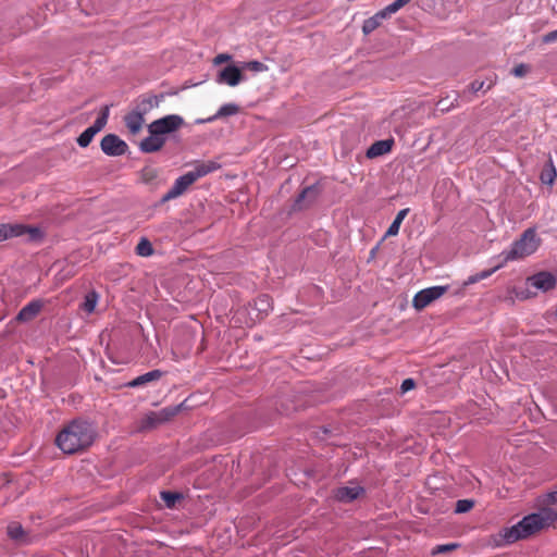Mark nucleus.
<instances>
[{
    "mask_svg": "<svg viewBox=\"0 0 557 557\" xmlns=\"http://www.w3.org/2000/svg\"><path fill=\"white\" fill-rule=\"evenodd\" d=\"M124 122L128 131L135 135L140 132L144 125V114L138 111H132L125 115Z\"/></svg>",
    "mask_w": 557,
    "mask_h": 557,
    "instance_id": "17",
    "label": "nucleus"
},
{
    "mask_svg": "<svg viewBox=\"0 0 557 557\" xmlns=\"http://www.w3.org/2000/svg\"><path fill=\"white\" fill-rule=\"evenodd\" d=\"M162 374L163 373L160 370H152V371H149L145 374H141V375L135 377L127 385L129 387H137V386L144 385L146 383L159 380L162 376Z\"/></svg>",
    "mask_w": 557,
    "mask_h": 557,
    "instance_id": "22",
    "label": "nucleus"
},
{
    "mask_svg": "<svg viewBox=\"0 0 557 557\" xmlns=\"http://www.w3.org/2000/svg\"><path fill=\"white\" fill-rule=\"evenodd\" d=\"M363 493V488L360 487V486H344V487H339L337 488L336 493H335V497L341 500V502H352L355 500L356 498H358V496L360 494Z\"/></svg>",
    "mask_w": 557,
    "mask_h": 557,
    "instance_id": "19",
    "label": "nucleus"
},
{
    "mask_svg": "<svg viewBox=\"0 0 557 557\" xmlns=\"http://www.w3.org/2000/svg\"><path fill=\"white\" fill-rule=\"evenodd\" d=\"M183 125L184 119L181 115L170 114L152 121L148 128H152L154 134L165 137L168 134L180 129Z\"/></svg>",
    "mask_w": 557,
    "mask_h": 557,
    "instance_id": "7",
    "label": "nucleus"
},
{
    "mask_svg": "<svg viewBox=\"0 0 557 557\" xmlns=\"http://www.w3.org/2000/svg\"><path fill=\"white\" fill-rule=\"evenodd\" d=\"M505 264L503 263V261H500L497 265H495L493 269L491 270H484L480 273H476L478 275V280L481 281V280H485L487 278L488 276H491L494 272H496L497 270H499L500 268H503Z\"/></svg>",
    "mask_w": 557,
    "mask_h": 557,
    "instance_id": "36",
    "label": "nucleus"
},
{
    "mask_svg": "<svg viewBox=\"0 0 557 557\" xmlns=\"http://www.w3.org/2000/svg\"><path fill=\"white\" fill-rule=\"evenodd\" d=\"M243 79L240 70L236 65H227L222 69L215 78L218 84H225L231 87L237 86Z\"/></svg>",
    "mask_w": 557,
    "mask_h": 557,
    "instance_id": "10",
    "label": "nucleus"
},
{
    "mask_svg": "<svg viewBox=\"0 0 557 557\" xmlns=\"http://www.w3.org/2000/svg\"><path fill=\"white\" fill-rule=\"evenodd\" d=\"M459 546H460V544H458V543H448V544L436 545L432 549V555L448 553V552L457 549Z\"/></svg>",
    "mask_w": 557,
    "mask_h": 557,
    "instance_id": "32",
    "label": "nucleus"
},
{
    "mask_svg": "<svg viewBox=\"0 0 557 557\" xmlns=\"http://www.w3.org/2000/svg\"><path fill=\"white\" fill-rule=\"evenodd\" d=\"M159 174V169L152 165H146L138 172L140 183L150 186L158 185Z\"/></svg>",
    "mask_w": 557,
    "mask_h": 557,
    "instance_id": "18",
    "label": "nucleus"
},
{
    "mask_svg": "<svg viewBox=\"0 0 557 557\" xmlns=\"http://www.w3.org/2000/svg\"><path fill=\"white\" fill-rule=\"evenodd\" d=\"M160 496L168 508H173L175 506L176 502H178L183 497L182 494H180V493L168 492V491L161 492Z\"/></svg>",
    "mask_w": 557,
    "mask_h": 557,
    "instance_id": "27",
    "label": "nucleus"
},
{
    "mask_svg": "<svg viewBox=\"0 0 557 557\" xmlns=\"http://www.w3.org/2000/svg\"><path fill=\"white\" fill-rule=\"evenodd\" d=\"M256 305L259 311L268 312L271 309V302L268 295H261L257 298Z\"/></svg>",
    "mask_w": 557,
    "mask_h": 557,
    "instance_id": "33",
    "label": "nucleus"
},
{
    "mask_svg": "<svg viewBox=\"0 0 557 557\" xmlns=\"http://www.w3.org/2000/svg\"><path fill=\"white\" fill-rule=\"evenodd\" d=\"M98 300H99V295L97 292L95 290H91L89 292L86 296H85V299L82 304V309L87 313V314H91L96 307H97V304H98Z\"/></svg>",
    "mask_w": 557,
    "mask_h": 557,
    "instance_id": "24",
    "label": "nucleus"
},
{
    "mask_svg": "<svg viewBox=\"0 0 557 557\" xmlns=\"http://www.w3.org/2000/svg\"><path fill=\"white\" fill-rule=\"evenodd\" d=\"M178 412V408H163L160 411H157V416L159 421L162 423L170 421L176 413Z\"/></svg>",
    "mask_w": 557,
    "mask_h": 557,
    "instance_id": "28",
    "label": "nucleus"
},
{
    "mask_svg": "<svg viewBox=\"0 0 557 557\" xmlns=\"http://www.w3.org/2000/svg\"><path fill=\"white\" fill-rule=\"evenodd\" d=\"M29 234L30 238L37 239L41 237V231L38 227L26 226L21 223H1L0 224V243Z\"/></svg>",
    "mask_w": 557,
    "mask_h": 557,
    "instance_id": "5",
    "label": "nucleus"
},
{
    "mask_svg": "<svg viewBox=\"0 0 557 557\" xmlns=\"http://www.w3.org/2000/svg\"><path fill=\"white\" fill-rule=\"evenodd\" d=\"M437 106L440 107L441 111H448L451 107H455L454 103L447 106V103H445V100H440Z\"/></svg>",
    "mask_w": 557,
    "mask_h": 557,
    "instance_id": "44",
    "label": "nucleus"
},
{
    "mask_svg": "<svg viewBox=\"0 0 557 557\" xmlns=\"http://www.w3.org/2000/svg\"><path fill=\"white\" fill-rule=\"evenodd\" d=\"M231 59V55L228 54H218L215 58H214V63L215 64H220V63H223L225 61H228Z\"/></svg>",
    "mask_w": 557,
    "mask_h": 557,
    "instance_id": "43",
    "label": "nucleus"
},
{
    "mask_svg": "<svg viewBox=\"0 0 557 557\" xmlns=\"http://www.w3.org/2000/svg\"><path fill=\"white\" fill-rule=\"evenodd\" d=\"M541 238L535 228L525 230L519 239L515 240L508 250H504L498 258L506 264L511 261L521 260L533 255L541 245Z\"/></svg>",
    "mask_w": 557,
    "mask_h": 557,
    "instance_id": "4",
    "label": "nucleus"
},
{
    "mask_svg": "<svg viewBox=\"0 0 557 557\" xmlns=\"http://www.w3.org/2000/svg\"><path fill=\"white\" fill-rule=\"evenodd\" d=\"M542 41L544 44H550V42H555L557 41V29L556 30H553V32H549L547 34H545L543 37H542Z\"/></svg>",
    "mask_w": 557,
    "mask_h": 557,
    "instance_id": "38",
    "label": "nucleus"
},
{
    "mask_svg": "<svg viewBox=\"0 0 557 557\" xmlns=\"http://www.w3.org/2000/svg\"><path fill=\"white\" fill-rule=\"evenodd\" d=\"M244 67L248 69L250 71H253V72H265V71H268V66L264 63H262L260 61H257V60L246 62L244 64Z\"/></svg>",
    "mask_w": 557,
    "mask_h": 557,
    "instance_id": "34",
    "label": "nucleus"
},
{
    "mask_svg": "<svg viewBox=\"0 0 557 557\" xmlns=\"http://www.w3.org/2000/svg\"><path fill=\"white\" fill-rule=\"evenodd\" d=\"M110 104H106L101 108L99 116L96 119L94 124L86 128L78 137L77 144L82 148H86L92 140L96 134H98L108 123L110 114Z\"/></svg>",
    "mask_w": 557,
    "mask_h": 557,
    "instance_id": "6",
    "label": "nucleus"
},
{
    "mask_svg": "<svg viewBox=\"0 0 557 557\" xmlns=\"http://www.w3.org/2000/svg\"><path fill=\"white\" fill-rule=\"evenodd\" d=\"M75 274L74 270H73V267H71L70 269H63L59 272L58 276L64 281V280H67L69 277H72L73 275Z\"/></svg>",
    "mask_w": 557,
    "mask_h": 557,
    "instance_id": "39",
    "label": "nucleus"
},
{
    "mask_svg": "<svg viewBox=\"0 0 557 557\" xmlns=\"http://www.w3.org/2000/svg\"><path fill=\"white\" fill-rule=\"evenodd\" d=\"M239 112V107L235 103H225L223 106L220 107V109L218 110V112L206 119V120H198L197 123H210V122H213L218 119H221V117H225V116H231V115H235Z\"/></svg>",
    "mask_w": 557,
    "mask_h": 557,
    "instance_id": "20",
    "label": "nucleus"
},
{
    "mask_svg": "<svg viewBox=\"0 0 557 557\" xmlns=\"http://www.w3.org/2000/svg\"><path fill=\"white\" fill-rule=\"evenodd\" d=\"M408 212H409V209L406 208V209L400 210L397 213V215L395 216L394 221L392 222V224L389 225V227L386 232V236H395L398 234L400 224L404 221V219L406 218V215L408 214Z\"/></svg>",
    "mask_w": 557,
    "mask_h": 557,
    "instance_id": "25",
    "label": "nucleus"
},
{
    "mask_svg": "<svg viewBox=\"0 0 557 557\" xmlns=\"http://www.w3.org/2000/svg\"><path fill=\"white\" fill-rule=\"evenodd\" d=\"M393 144V139L377 140L369 147L367 157L373 159L383 156L391 151Z\"/></svg>",
    "mask_w": 557,
    "mask_h": 557,
    "instance_id": "15",
    "label": "nucleus"
},
{
    "mask_svg": "<svg viewBox=\"0 0 557 557\" xmlns=\"http://www.w3.org/2000/svg\"><path fill=\"white\" fill-rule=\"evenodd\" d=\"M542 507H552L557 509V491L546 493L541 499Z\"/></svg>",
    "mask_w": 557,
    "mask_h": 557,
    "instance_id": "29",
    "label": "nucleus"
},
{
    "mask_svg": "<svg viewBox=\"0 0 557 557\" xmlns=\"http://www.w3.org/2000/svg\"><path fill=\"white\" fill-rule=\"evenodd\" d=\"M474 506V500L472 499H460L456 503L455 512L456 513H463L471 510Z\"/></svg>",
    "mask_w": 557,
    "mask_h": 557,
    "instance_id": "31",
    "label": "nucleus"
},
{
    "mask_svg": "<svg viewBox=\"0 0 557 557\" xmlns=\"http://www.w3.org/2000/svg\"><path fill=\"white\" fill-rule=\"evenodd\" d=\"M157 416V412H150L148 413L143 423H144V426L145 428H156L157 425L161 424L162 422L159 421L158 417Z\"/></svg>",
    "mask_w": 557,
    "mask_h": 557,
    "instance_id": "35",
    "label": "nucleus"
},
{
    "mask_svg": "<svg viewBox=\"0 0 557 557\" xmlns=\"http://www.w3.org/2000/svg\"><path fill=\"white\" fill-rule=\"evenodd\" d=\"M149 136L144 138L139 144V149L145 153H153L163 148L166 143V137L157 135L152 128H148Z\"/></svg>",
    "mask_w": 557,
    "mask_h": 557,
    "instance_id": "11",
    "label": "nucleus"
},
{
    "mask_svg": "<svg viewBox=\"0 0 557 557\" xmlns=\"http://www.w3.org/2000/svg\"><path fill=\"white\" fill-rule=\"evenodd\" d=\"M557 521V509L541 507L539 511L523 517L518 523L499 531L495 543L497 546L512 544L528 539L541 530L547 529Z\"/></svg>",
    "mask_w": 557,
    "mask_h": 557,
    "instance_id": "1",
    "label": "nucleus"
},
{
    "mask_svg": "<svg viewBox=\"0 0 557 557\" xmlns=\"http://www.w3.org/2000/svg\"><path fill=\"white\" fill-rule=\"evenodd\" d=\"M410 1L411 0H395L394 2L385 7L383 10L388 16H391L392 14L400 10L403 7L408 4Z\"/></svg>",
    "mask_w": 557,
    "mask_h": 557,
    "instance_id": "30",
    "label": "nucleus"
},
{
    "mask_svg": "<svg viewBox=\"0 0 557 557\" xmlns=\"http://www.w3.org/2000/svg\"><path fill=\"white\" fill-rule=\"evenodd\" d=\"M387 17H388V15L382 9L379 12H376L373 16L367 18L362 25L363 35H366V36L370 35L372 32H374L376 28H379L381 26L382 22Z\"/></svg>",
    "mask_w": 557,
    "mask_h": 557,
    "instance_id": "16",
    "label": "nucleus"
},
{
    "mask_svg": "<svg viewBox=\"0 0 557 557\" xmlns=\"http://www.w3.org/2000/svg\"><path fill=\"white\" fill-rule=\"evenodd\" d=\"M414 385H416V383L412 379H406L403 381L400 388H401L403 393H406V392L412 389L414 387Z\"/></svg>",
    "mask_w": 557,
    "mask_h": 557,
    "instance_id": "40",
    "label": "nucleus"
},
{
    "mask_svg": "<svg viewBox=\"0 0 557 557\" xmlns=\"http://www.w3.org/2000/svg\"><path fill=\"white\" fill-rule=\"evenodd\" d=\"M529 72V66L527 64H518L512 69V74L516 77H523Z\"/></svg>",
    "mask_w": 557,
    "mask_h": 557,
    "instance_id": "37",
    "label": "nucleus"
},
{
    "mask_svg": "<svg viewBox=\"0 0 557 557\" xmlns=\"http://www.w3.org/2000/svg\"><path fill=\"white\" fill-rule=\"evenodd\" d=\"M448 290V286H432L418 292L413 299L412 306L417 310H422L433 301L441 298Z\"/></svg>",
    "mask_w": 557,
    "mask_h": 557,
    "instance_id": "8",
    "label": "nucleus"
},
{
    "mask_svg": "<svg viewBox=\"0 0 557 557\" xmlns=\"http://www.w3.org/2000/svg\"><path fill=\"white\" fill-rule=\"evenodd\" d=\"M556 177H557V170H556V166L554 165L552 156L549 154L548 160L540 174V181L543 184L552 186L555 183Z\"/></svg>",
    "mask_w": 557,
    "mask_h": 557,
    "instance_id": "21",
    "label": "nucleus"
},
{
    "mask_svg": "<svg viewBox=\"0 0 557 557\" xmlns=\"http://www.w3.org/2000/svg\"><path fill=\"white\" fill-rule=\"evenodd\" d=\"M529 284L543 292L553 289L556 286V277L549 272H539L528 278Z\"/></svg>",
    "mask_w": 557,
    "mask_h": 557,
    "instance_id": "12",
    "label": "nucleus"
},
{
    "mask_svg": "<svg viewBox=\"0 0 557 557\" xmlns=\"http://www.w3.org/2000/svg\"><path fill=\"white\" fill-rule=\"evenodd\" d=\"M484 86V82L482 81H474L470 84V89L473 91V92H478L479 90H481Z\"/></svg>",
    "mask_w": 557,
    "mask_h": 557,
    "instance_id": "41",
    "label": "nucleus"
},
{
    "mask_svg": "<svg viewBox=\"0 0 557 557\" xmlns=\"http://www.w3.org/2000/svg\"><path fill=\"white\" fill-rule=\"evenodd\" d=\"M216 161L197 162L191 171L175 180L173 186L162 196L161 203L181 197L196 181L220 169Z\"/></svg>",
    "mask_w": 557,
    "mask_h": 557,
    "instance_id": "3",
    "label": "nucleus"
},
{
    "mask_svg": "<svg viewBox=\"0 0 557 557\" xmlns=\"http://www.w3.org/2000/svg\"><path fill=\"white\" fill-rule=\"evenodd\" d=\"M97 437L96 428L86 420L75 419L65 424L55 437V445L67 455L85 451Z\"/></svg>",
    "mask_w": 557,
    "mask_h": 557,
    "instance_id": "2",
    "label": "nucleus"
},
{
    "mask_svg": "<svg viewBox=\"0 0 557 557\" xmlns=\"http://www.w3.org/2000/svg\"><path fill=\"white\" fill-rule=\"evenodd\" d=\"M42 307V300H32L18 311L17 315L15 317V320L22 323L29 322L38 315Z\"/></svg>",
    "mask_w": 557,
    "mask_h": 557,
    "instance_id": "13",
    "label": "nucleus"
},
{
    "mask_svg": "<svg viewBox=\"0 0 557 557\" xmlns=\"http://www.w3.org/2000/svg\"><path fill=\"white\" fill-rule=\"evenodd\" d=\"M376 250H377V247H374V248L371 250V257H374V256H375Z\"/></svg>",
    "mask_w": 557,
    "mask_h": 557,
    "instance_id": "46",
    "label": "nucleus"
},
{
    "mask_svg": "<svg viewBox=\"0 0 557 557\" xmlns=\"http://www.w3.org/2000/svg\"><path fill=\"white\" fill-rule=\"evenodd\" d=\"M136 252L141 257H149L153 253V247L147 238H141L136 246Z\"/></svg>",
    "mask_w": 557,
    "mask_h": 557,
    "instance_id": "26",
    "label": "nucleus"
},
{
    "mask_svg": "<svg viewBox=\"0 0 557 557\" xmlns=\"http://www.w3.org/2000/svg\"><path fill=\"white\" fill-rule=\"evenodd\" d=\"M318 196V189L314 186L306 187L296 198L294 202V210H302L311 205Z\"/></svg>",
    "mask_w": 557,
    "mask_h": 557,
    "instance_id": "14",
    "label": "nucleus"
},
{
    "mask_svg": "<svg viewBox=\"0 0 557 557\" xmlns=\"http://www.w3.org/2000/svg\"><path fill=\"white\" fill-rule=\"evenodd\" d=\"M100 147L103 153L113 157L122 156L127 150V144L115 134L106 135L100 141Z\"/></svg>",
    "mask_w": 557,
    "mask_h": 557,
    "instance_id": "9",
    "label": "nucleus"
},
{
    "mask_svg": "<svg viewBox=\"0 0 557 557\" xmlns=\"http://www.w3.org/2000/svg\"><path fill=\"white\" fill-rule=\"evenodd\" d=\"M8 535L20 543H25L27 541L26 533L23 529V527L18 522H11L8 528Z\"/></svg>",
    "mask_w": 557,
    "mask_h": 557,
    "instance_id": "23",
    "label": "nucleus"
},
{
    "mask_svg": "<svg viewBox=\"0 0 557 557\" xmlns=\"http://www.w3.org/2000/svg\"><path fill=\"white\" fill-rule=\"evenodd\" d=\"M163 98V95L159 97L154 96V97H150L149 99L146 100L147 104L149 107H154V106H158L160 100Z\"/></svg>",
    "mask_w": 557,
    "mask_h": 557,
    "instance_id": "42",
    "label": "nucleus"
},
{
    "mask_svg": "<svg viewBox=\"0 0 557 557\" xmlns=\"http://www.w3.org/2000/svg\"><path fill=\"white\" fill-rule=\"evenodd\" d=\"M479 280H478V275L474 274V275H470L467 281L465 282V285H471V284H475L478 283Z\"/></svg>",
    "mask_w": 557,
    "mask_h": 557,
    "instance_id": "45",
    "label": "nucleus"
}]
</instances>
